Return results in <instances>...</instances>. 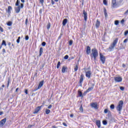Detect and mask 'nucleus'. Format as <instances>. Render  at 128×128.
Returning a JSON list of instances; mask_svg holds the SVG:
<instances>
[{"label": "nucleus", "instance_id": "1", "mask_svg": "<svg viewBox=\"0 0 128 128\" xmlns=\"http://www.w3.org/2000/svg\"><path fill=\"white\" fill-rule=\"evenodd\" d=\"M118 38H116L112 43L110 44L108 48H107V50L108 52H113L114 48H116V44H118Z\"/></svg>", "mask_w": 128, "mask_h": 128}, {"label": "nucleus", "instance_id": "2", "mask_svg": "<svg viewBox=\"0 0 128 128\" xmlns=\"http://www.w3.org/2000/svg\"><path fill=\"white\" fill-rule=\"evenodd\" d=\"M98 56V52L96 48H94L92 50V53L90 54L91 58H94V60H96V58Z\"/></svg>", "mask_w": 128, "mask_h": 128}, {"label": "nucleus", "instance_id": "3", "mask_svg": "<svg viewBox=\"0 0 128 128\" xmlns=\"http://www.w3.org/2000/svg\"><path fill=\"white\" fill-rule=\"evenodd\" d=\"M124 105V102L122 100H120L116 108L119 114H120L122 110V106Z\"/></svg>", "mask_w": 128, "mask_h": 128}, {"label": "nucleus", "instance_id": "4", "mask_svg": "<svg viewBox=\"0 0 128 128\" xmlns=\"http://www.w3.org/2000/svg\"><path fill=\"white\" fill-rule=\"evenodd\" d=\"M116 82H122V76H116L114 78Z\"/></svg>", "mask_w": 128, "mask_h": 128}, {"label": "nucleus", "instance_id": "5", "mask_svg": "<svg viewBox=\"0 0 128 128\" xmlns=\"http://www.w3.org/2000/svg\"><path fill=\"white\" fill-rule=\"evenodd\" d=\"M100 60L101 62H102V64H104V62H106V57L104 55H102L101 53L100 54Z\"/></svg>", "mask_w": 128, "mask_h": 128}, {"label": "nucleus", "instance_id": "6", "mask_svg": "<svg viewBox=\"0 0 128 128\" xmlns=\"http://www.w3.org/2000/svg\"><path fill=\"white\" fill-rule=\"evenodd\" d=\"M92 86L89 87L88 89L84 92V94H86V92H92V90H94V84H92Z\"/></svg>", "mask_w": 128, "mask_h": 128}, {"label": "nucleus", "instance_id": "7", "mask_svg": "<svg viewBox=\"0 0 128 128\" xmlns=\"http://www.w3.org/2000/svg\"><path fill=\"white\" fill-rule=\"evenodd\" d=\"M6 122V118H4L0 120V126H4V124Z\"/></svg>", "mask_w": 128, "mask_h": 128}, {"label": "nucleus", "instance_id": "8", "mask_svg": "<svg viewBox=\"0 0 128 128\" xmlns=\"http://www.w3.org/2000/svg\"><path fill=\"white\" fill-rule=\"evenodd\" d=\"M86 76L88 78H90V76H92V71L88 70L86 72Z\"/></svg>", "mask_w": 128, "mask_h": 128}, {"label": "nucleus", "instance_id": "9", "mask_svg": "<svg viewBox=\"0 0 128 128\" xmlns=\"http://www.w3.org/2000/svg\"><path fill=\"white\" fill-rule=\"evenodd\" d=\"M83 14H84V20H85V22H86L88 20V13L86 12V10H83Z\"/></svg>", "mask_w": 128, "mask_h": 128}, {"label": "nucleus", "instance_id": "10", "mask_svg": "<svg viewBox=\"0 0 128 128\" xmlns=\"http://www.w3.org/2000/svg\"><path fill=\"white\" fill-rule=\"evenodd\" d=\"M14 10L16 14H18L20 12V6H18L17 7L14 8Z\"/></svg>", "mask_w": 128, "mask_h": 128}, {"label": "nucleus", "instance_id": "11", "mask_svg": "<svg viewBox=\"0 0 128 128\" xmlns=\"http://www.w3.org/2000/svg\"><path fill=\"white\" fill-rule=\"evenodd\" d=\"M90 106L93 108H95V110H98V104L96 102L91 103Z\"/></svg>", "mask_w": 128, "mask_h": 128}, {"label": "nucleus", "instance_id": "12", "mask_svg": "<svg viewBox=\"0 0 128 128\" xmlns=\"http://www.w3.org/2000/svg\"><path fill=\"white\" fill-rule=\"evenodd\" d=\"M112 8H114L116 6V0H112Z\"/></svg>", "mask_w": 128, "mask_h": 128}, {"label": "nucleus", "instance_id": "13", "mask_svg": "<svg viewBox=\"0 0 128 128\" xmlns=\"http://www.w3.org/2000/svg\"><path fill=\"white\" fill-rule=\"evenodd\" d=\"M40 108H42V106H38L35 112H34V114H38L40 110Z\"/></svg>", "mask_w": 128, "mask_h": 128}, {"label": "nucleus", "instance_id": "14", "mask_svg": "<svg viewBox=\"0 0 128 128\" xmlns=\"http://www.w3.org/2000/svg\"><path fill=\"white\" fill-rule=\"evenodd\" d=\"M86 52V54H90V46H87Z\"/></svg>", "mask_w": 128, "mask_h": 128}, {"label": "nucleus", "instance_id": "15", "mask_svg": "<svg viewBox=\"0 0 128 128\" xmlns=\"http://www.w3.org/2000/svg\"><path fill=\"white\" fill-rule=\"evenodd\" d=\"M100 22L98 20H97L96 23V28H100Z\"/></svg>", "mask_w": 128, "mask_h": 128}, {"label": "nucleus", "instance_id": "16", "mask_svg": "<svg viewBox=\"0 0 128 128\" xmlns=\"http://www.w3.org/2000/svg\"><path fill=\"white\" fill-rule=\"evenodd\" d=\"M96 126H98V128H100V120H96Z\"/></svg>", "mask_w": 128, "mask_h": 128}, {"label": "nucleus", "instance_id": "17", "mask_svg": "<svg viewBox=\"0 0 128 128\" xmlns=\"http://www.w3.org/2000/svg\"><path fill=\"white\" fill-rule=\"evenodd\" d=\"M44 86V80H42V82H40L39 84V85L38 86V90H40V88H42V86Z\"/></svg>", "mask_w": 128, "mask_h": 128}, {"label": "nucleus", "instance_id": "18", "mask_svg": "<svg viewBox=\"0 0 128 128\" xmlns=\"http://www.w3.org/2000/svg\"><path fill=\"white\" fill-rule=\"evenodd\" d=\"M44 52V48H40V54L39 56H42V53Z\"/></svg>", "mask_w": 128, "mask_h": 128}, {"label": "nucleus", "instance_id": "19", "mask_svg": "<svg viewBox=\"0 0 128 128\" xmlns=\"http://www.w3.org/2000/svg\"><path fill=\"white\" fill-rule=\"evenodd\" d=\"M67 23H68V19L66 18L64 19L62 21V26H66Z\"/></svg>", "mask_w": 128, "mask_h": 128}, {"label": "nucleus", "instance_id": "20", "mask_svg": "<svg viewBox=\"0 0 128 128\" xmlns=\"http://www.w3.org/2000/svg\"><path fill=\"white\" fill-rule=\"evenodd\" d=\"M66 70H68V68L66 67L65 66H63L62 70V72H63V74L66 72Z\"/></svg>", "mask_w": 128, "mask_h": 128}, {"label": "nucleus", "instance_id": "21", "mask_svg": "<svg viewBox=\"0 0 128 128\" xmlns=\"http://www.w3.org/2000/svg\"><path fill=\"white\" fill-rule=\"evenodd\" d=\"M84 74H81L80 80V84H82V82L84 81Z\"/></svg>", "mask_w": 128, "mask_h": 128}, {"label": "nucleus", "instance_id": "22", "mask_svg": "<svg viewBox=\"0 0 128 128\" xmlns=\"http://www.w3.org/2000/svg\"><path fill=\"white\" fill-rule=\"evenodd\" d=\"M20 2V0H17L15 4V6H19Z\"/></svg>", "mask_w": 128, "mask_h": 128}, {"label": "nucleus", "instance_id": "23", "mask_svg": "<svg viewBox=\"0 0 128 128\" xmlns=\"http://www.w3.org/2000/svg\"><path fill=\"white\" fill-rule=\"evenodd\" d=\"M2 46H6V40H3L2 41Z\"/></svg>", "mask_w": 128, "mask_h": 128}, {"label": "nucleus", "instance_id": "24", "mask_svg": "<svg viewBox=\"0 0 128 128\" xmlns=\"http://www.w3.org/2000/svg\"><path fill=\"white\" fill-rule=\"evenodd\" d=\"M78 94L80 98H82V93L80 90L78 91Z\"/></svg>", "mask_w": 128, "mask_h": 128}, {"label": "nucleus", "instance_id": "25", "mask_svg": "<svg viewBox=\"0 0 128 128\" xmlns=\"http://www.w3.org/2000/svg\"><path fill=\"white\" fill-rule=\"evenodd\" d=\"M104 14L106 18H108V13L106 12V9L104 8Z\"/></svg>", "mask_w": 128, "mask_h": 128}, {"label": "nucleus", "instance_id": "26", "mask_svg": "<svg viewBox=\"0 0 128 128\" xmlns=\"http://www.w3.org/2000/svg\"><path fill=\"white\" fill-rule=\"evenodd\" d=\"M7 26H12V22L10 21L8 22L7 23Z\"/></svg>", "mask_w": 128, "mask_h": 128}, {"label": "nucleus", "instance_id": "27", "mask_svg": "<svg viewBox=\"0 0 128 128\" xmlns=\"http://www.w3.org/2000/svg\"><path fill=\"white\" fill-rule=\"evenodd\" d=\"M50 113V110H48V109H46V114H49Z\"/></svg>", "mask_w": 128, "mask_h": 128}, {"label": "nucleus", "instance_id": "28", "mask_svg": "<svg viewBox=\"0 0 128 128\" xmlns=\"http://www.w3.org/2000/svg\"><path fill=\"white\" fill-rule=\"evenodd\" d=\"M78 70V65H76L74 68V72H77Z\"/></svg>", "mask_w": 128, "mask_h": 128}, {"label": "nucleus", "instance_id": "29", "mask_svg": "<svg viewBox=\"0 0 128 128\" xmlns=\"http://www.w3.org/2000/svg\"><path fill=\"white\" fill-rule=\"evenodd\" d=\"M10 78H8V83H7V88H8L10 86Z\"/></svg>", "mask_w": 128, "mask_h": 128}, {"label": "nucleus", "instance_id": "30", "mask_svg": "<svg viewBox=\"0 0 128 128\" xmlns=\"http://www.w3.org/2000/svg\"><path fill=\"white\" fill-rule=\"evenodd\" d=\"M118 24H120V21H118V20H116L114 21V24L116 26H118Z\"/></svg>", "mask_w": 128, "mask_h": 128}, {"label": "nucleus", "instance_id": "31", "mask_svg": "<svg viewBox=\"0 0 128 128\" xmlns=\"http://www.w3.org/2000/svg\"><path fill=\"white\" fill-rule=\"evenodd\" d=\"M80 110L81 112H84V108H82V105H81L80 107Z\"/></svg>", "mask_w": 128, "mask_h": 128}, {"label": "nucleus", "instance_id": "32", "mask_svg": "<svg viewBox=\"0 0 128 128\" xmlns=\"http://www.w3.org/2000/svg\"><path fill=\"white\" fill-rule=\"evenodd\" d=\"M12 8L11 6H8V12L10 14V10H12Z\"/></svg>", "mask_w": 128, "mask_h": 128}, {"label": "nucleus", "instance_id": "33", "mask_svg": "<svg viewBox=\"0 0 128 128\" xmlns=\"http://www.w3.org/2000/svg\"><path fill=\"white\" fill-rule=\"evenodd\" d=\"M102 124L104 126H106V124H108V122H106V120H104L102 121Z\"/></svg>", "mask_w": 128, "mask_h": 128}, {"label": "nucleus", "instance_id": "34", "mask_svg": "<svg viewBox=\"0 0 128 128\" xmlns=\"http://www.w3.org/2000/svg\"><path fill=\"white\" fill-rule=\"evenodd\" d=\"M50 28V22H48L47 24V29Z\"/></svg>", "mask_w": 128, "mask_h": 128}, {"label": "nucleus", "instance_id": "35", "mask_svg": "<svg viewBox=\"0 0 128 128\" xmlns=\"http://www.w3.org/2000/svg\"><path fill=\"white\" fill-rule=\"evenodd\" d=\"M110 108L111 110H114V104H112L110 106Z\"/></svg>", "mask_w": 128, "mask_h": 128}, {"label": "nucleus", "instance_id": "36", "mask_svg": "<svg viewBox=\"0 0 128 128\" xmlns=\"http://www.w3.org/2000/svg\"><path fill=\"white\" fill-rule=\"evenodd\" d=\"M60 62H58L57 64V68H60Z\"/></svg>", "mask_w": 128, "mask_h": 128}, {"label": "nucleus", "instance_id": "37", "mask_svg": "<svg viewBox=\"0 0 128 128\" xmlns=\"http://www.w3.org/2000/svg\"><path fill=\"white\" fill-rule=\"evenodd\" d=\"M46 42H44L42 43V46H46Z\"/></svg>", "mask_w": 128, "mask_h": 128}, {"label": "nucleus", "instance_id": "38", "mask_svg": "<svg viewBox=\"0 0 128 128\" xmlns=\"http://www.w3.org/2000/svg\"><path fill=\"white\" fill-rule=\"evenodd\" d=\"M128 30H126L124 32V36H128Z\"/></svg>", "mask_w": 128, "mask_h": 128}, {"label": "nucleus", "instance_id": "39", "mask_svg": "<svg viewBox=\"0 0 128 128\" xmlns=\"http://www.w3.org/2000/svg\"><path fill=\"white\" fill-rule=\"evenodd\" d=\"M30 38V37H28V36H25V40H28V39Z\"/></svg>", "mask_w": 128, "mask_h": 128}, {"label": "nucleus", "instance_id": "40", "mask_svg": "<svg viewBox=\"0 0 128 128\" xmlns=\"http://www.w3.org/2000/svg\"><path fill=\"white\" fill-rule=\"evenodd\" d=\"M104 4H105V6H106L108 2H106V0H103Z\"/></svg>", "mask_w": 128, "mask_h": 128}, {"label": "nucleus", "instance_id": "41", "mask_svg": "<svg viewBox=\"0 0 128 128\" xmlns=\"http://www.w3.org/2000/svg\"><path fill=\"white\" fill-rule=\"evenodd\" d=\"M28 19L27 18L26 20V22H25V24L26 26L28 24Z\"/></svg>", "mask_w": 128, "mask_h": 128}, {"label": "nucleus", "instance_id": "42", "mask_svg": "<svg viewBox=\"0 0 128 128\" xmlns=\"http://www.w3.org/2000/svg\"><path fill=\"white\" fill-rule=\"evenodd\" d=\"M72 40H70V41H69V46H72Z\"/></svg>", "mask_w": 128, "mask_h": 128}, {"label": "nucleus", "instance_id": "43", "mask_svg": "<svg viewBox=\"0 0 128 128\" xmlns=\"http://www.w3.org/2000/svg\"><path fill=\"white\" fill-rule=\"evenodd\" d=\"M68 55H66L64 56V60H68Z\"/></svg>", "mask_w": 128, "mask_h": 128}, {"label": "nucleus", "instance_id": "44", "mask_svg": "<svg viewBox=\"0 0 128 128\" xmlns=\"http://www.w3.org/2000/svg\"><path fill=\"white\" fill-rule=\"evenodd\" d=\"M108 109H105L104 110V114H108Z\"/></svg>", "mask_w": 128, "mask_h": 128}, {"label": "nucleus", "instance_id": "45", "mask_svg": "<svg viewBox=\"0 0 128 128\" xmlns=\"http://www.w3.org/2000/svg\"><path fill=\"white\" fill-rule=\"evenodd\" d=\"M0 30L1 32H4V28L2 26H0Z\"/></svg>", "mask_w": 128, "mask_h": 128}, {"label": "nucleus", "instance_id": "46", "mask_svg": "<svg viewBox=\"0 0 128 128\" xmlns=\"http://www.w3.org/2000/svg\"><path fill=\"white\" fill-rule=\"evenodd\" d=\"M74 56L70 57L68 58V60H74Z\"/></svg>", "mask_w": 128, "mask_h": 128}, {"label": "nucleus", "instance_id": "47", "mask_svg": "<svg viewBox=\"0 0 128 128\" xmlns=\"http://www.w3.org/2000/svg\"><path fill=\"white\" fill-rule=\"evenodd\" d=\"M128 38L125 39L124 41V44H126V42H128Z\"/></svg>", "mask_w": 128, "mask_h": 128}, {"label": "nucleus", "instance_id": "48", "mask_svg": "<svg viewBox=\"0 0 128 128\" xmlns=\"http://www.w3.org/2000/svg\"><path fill=\"white\" fill-rule=\"evenodd\" d=\"M24 92H25L26 94H28V90L25 89Z\"/></svg>", "mask_w": 128, "mask_h": 128}, {"label": "nucleus", "instance_id": "49", "mask_svg": "<svg viewBox=\"0 0 128 128\" xmlns=\"http://www.w3.org/2000/svg\"><path fill=\"white\" fill-rule=\"evenodd\" d=\"M120 90H124V88L121 86V87H120Z\"/></svg>", "mask_w": 128, "mask_h": 128}, {"label": "nucleus", "instance_id": "50", "mask_svg": "<svg viewBox=\"0 0 128 128\" xmlns=\"http://www.w3.org/2000/svg\"><path fill=\"white\" fill-rule=\"evenodd\" d=\"M52 108V104H50V105L48 107V108H49V109Z\"/></svg>", "mask_w": 128, "mask_h": 128}, {"label": "nucleus", "instance_id": "51", "mask_svg": "<svg viewBox=\"0 0 128 128\" xmlns=\"http://www.w3.org/2000/svg\"><path fill=\"white\" fill-rule=\"evenodd\" d=\"M24 8V4H20V8Z\"/></svg>", "mask_w": 128, "mask_h": 128}, {"label": "nucleus", "instance_id": "52", "mask_svg": "<svg viewBox=\"0 0 128 128\" xmlns=\"http://www.w3.org/2000/svg\"><path fill=\"white\" fill-rule=\"evenodd\" d=\"M51 4L52 5L54 4V0H51Z\"/></svg>", "mask_w": 128, "mask_h": 128}, {"label": "nucleus", "instance_id": "53", "mask_svg": "<svg viewBox=\"0 0 128 128\" xmlns=\"http://www.w3.org/2000/svg\"><path fill=\"white\" fill-rule=\"evenodd\" d=\"M62 124L63 126H68V124H66V122H63Z\"/></svg>", "mask_w": 128, "mask_h": 128}, {"label": "nucleus", "instance_id": "54", "mask_svg": "<svg viewBox=\"0 0 128 128\" xmlns=\"http://www.w3.org/2000/svg\"><path fill=\"white\" fill-rule=\"evenodd\" d=\"M2 52H3V54H6V49H4V48L2 49Z\"/></svg>", "mask_w": 128, "mask_h": 128}, {"label": "nucleus", "instance_id": "55", "mask_svg": "<svg viewBox=\"0 0 128 128\" xmlns=\"http://www.w3.org/2000/svg\"><path fill=\"white\" fill-rule=\"evenodd\" d=\"M42 9H40V11H39V12H40V14H42Z\"/></svg>", "mask_w": 128, "mask_h": 128}, {"label": "nucleus", "instance_id": "56", "mask_svg": "<svg viewBox=\"0 0 128 128\" xmlns=\"http://www.w3.org/2000/svg\"><path fill=\"white\" fill-rule=\"evenodd\" d=\"M20 40L19 39H17V40H16V42H17V44H20Z\"/></svg>", "mask_w": 128, "mask_h": 128}, {"label": "nucleus", "instance_id": "57", "mask_svg": "<svg viewBox=\"0 0 128 128\" xmlns=\"http://www.w3.org/2000/svg\"><path fill=\"white\" fill-rule=\"evenodd\" d=\"M121 24H124V20H122L120 22Z\"/></svg>", "mask_w": 128, "mask_h": 128}, {"label": "nucleus", "instance_id": "58", "mask_svg": "<svg viewBox=\"0 0 128 128\" xmlns=\"http://www.w3.org/2000/svg\"><path fill=\"white\" fill-rule=\"evenodd\" d=\"M2 114H4V112H0V116H2Z\"/></svg>", "mask_w": 128, "mask_h": 128}, {"label": "nucleus", "instance_id": "59", "mask_svg": "<svg viewBox=\"0 0 128 128\" xmlns=\"http://www.w3.org/2000/svg\"><path fill=\"white\" fill-rule=\"evenodd\" d=\"M122 68H126V64H122Z\"/></svg>", "mask_w": 128, "mask_h": 128}, {"label": "nucleus", "instance_id": "60", "mask_svg": "<svg viewBox=\"0 0 128 128\" xmlns=\"http://www.w3.org/2000/svg\"><path fill=\"white\" fill-rule=\"evenodd\" d=\"M40 2L41 4H44V0H40Z\"/></svg>", "mask_w": 128, "mask_h": 128}, {"label": "nucleus", "instance_id": "61", "mask_svg": "<svg viewBox=\"0 0 128 128\" xmlns=\"http://www.w3.org/2000/svg\"><path fill=\"white\" fill-rule=\"evenodd\" d=\"M70 118H74V114H71L70 115Z\"/></svg>", "mask_w": 128, "mask_h": 128}, {"label": "nucleus", "instance_id": "62", "mask_svg": "<svg viewBox=\"0 0 128 128\" xmlns=\"http://www.w3.org/2000/svg\"><path fill=\"white\" fill-rule=\"evenodd\" d=\"M18 88H16V92H18Z\"/></svg>", "mask_w": 128, "mask_h": 128}, {"label": "nucleus", "instance_id": "63", "mask_svg": "<svg viewBox=\"0 0 128 128\" xmlns=\"http://www.w3.org/2000/svg\"><path fill=\"white\" fill-rule=\"evenodd\" d=\"M52 128H56V126H52Z\"/></svg>", "mask_w": 128, "mask_h": 128}, {"label": "nucleus", "instance_id": "64", "mask_svg": "<svg viewBox=\"0 0 128 128\" xmlns=\"http://www.w3.org/2000/svg\"><path fill=\"white\" fill-rule=\"evenodd\" d=\"M21 0V2H24V0Z\"/></svg>", "mask_w": 128, "mask_h": 128}]
</instances>
